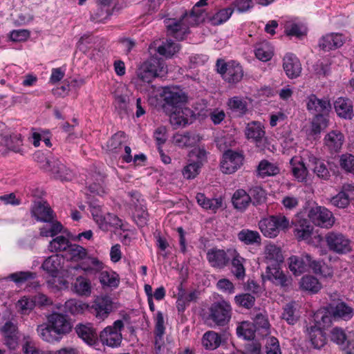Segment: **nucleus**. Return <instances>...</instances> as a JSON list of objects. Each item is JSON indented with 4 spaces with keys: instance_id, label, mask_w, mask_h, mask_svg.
Here are the masks:
<instances>
[{
    "instance_id": "37",
    "label": "nucleus",
    "mask_w": 354,
    "mask_h": 354,
    "mask_svg": "<svg viewBox=\"0 0 354 354\" xmlns=\"http://www.w3.org/2000/svg\"><path fill=\"white\" fill-rule=\"evenodd\" d=\"M334 108L340 118L351 119L353 115V104L348 98H337L334 102Z\"/></svg>"
},
{
    "instance_id": "1",
    "label": "nucleus",
    "mask_w": 354,
    "mask_h": 354,
    "mask_svg": "<svg viewBox=\"0 0 354 354\" xmlns=\"http://www.w3.org/2000/svg\"><path fill=\"white\" fill-rule=\"evenodd\" d=\"M204 9L194 6L192 9L185 11L178 20L170 19L167 24L168 35L176 39L183 40L189 33V27L198 25L204 21Z\"/></svg>"
},
{
    "instance_id": "2",
    "label": "nucleus",
    "mask_w": 354,
    "mask_h": 354,
    "mask_svg": "<svg viewBox=\"0 0 354 354\" xmlns=\"http://www.w3.org/2000/svg\"><path fill=\"white\" fill-rule=\"evenodd\" d=\"M167 72V66L163 59L151 57L140 65L136 71V76L140 81L149 84L155 77H162Z\"/></svg>"
},
{
    "instance_id": "27",
    "label": "nucleus",
    "mask_w": 354,
    "mask_h": 354,
    "mask_svg": "<svg viewBox=\"0 0 354 354\" xmlns=\"http://www.w3.org/2000/svg\"><path fill=\"white\" fill-rule=\"evenodd\" d=\"M193 111L189 108L182 106L173 111L170 115V123L174 128L185 126L189 122L190 118L193 116Z\"/></svg>"
},
{
    "instance_id": "5",
    "label": "nucleus",
    "mask_w": 354,
    "mask_h": 354,
    "mask_svg": "<svg viewBox=\"0 0 354 354\" xmlns=\"http://www.w3.org/2000/svg\"><path fill=\"white\" fill-rule=\"evenodd\" d=\"M289 224L288 218L283 214H279L262 218L258 225L263 236L274 238L277 236L280 231L287 230Z\"/></svg>"
},
{
    "instance_id": "13",
    "label": "nucleus",
    "mask_w": 354,
    "mask_h": 354,
    "mask_svg": "<svg viewBox=\"0 0 354 354\" xmlns=\"http://www.w3.org/2000/svg\"><path fill=\"white\" fill-rule=\"evenodd\" d=\"M232 251V250L225 251L223 249L212 248L207 250L206 258L212 268L222 269L229 264Z\"/></svg>"
},
{
    "instance_id": "31",
    "label": "nucleus",
    "mask_w": 354,
    "mask_h": 354,
    "mask_svg": "<svg viewBox=\"0 0 354 354\" xmlns=\"http://www.w3.org/2000/svg\"><path fill=\"white\" fill-rule=\"evenodd\" d=\"M231 260V272L239 280H242L245 277V268L244 263L245 259L240 254L233 250L230 254Z\"/></svg>"
},
{
    "instance_id": "9",
    "label": "nucleus",
    "mask_w": 354,
    "mask_h": 354,
    "mask_svg": "<svg viewBox=\"0 0 354 354\" xmlns=\"http://www.w3.org/2000/svg\"><path fill=\"white\" fill-rule=\"evenodd\" d=\"M308 216L314 225L321 227L329 228L335 223L333 213L323 206L312 207L308 212Z\"/></svg>"
},
{
    "instance_id": "40",
    "label": "nucleus",
    "mask_w": 354,
    "mask_h": 354,
    "mask_svg": "<svg viewBox=\"0 0 354 354\" xmlns=\"http://www.w3.org/2000/svg\"><path fill=\"white\" fill-rule=\"evenodd\" d=\"M37 331L39 337L47 342H58L62 338L59 333L50 324H43L38 326Z\"/></svg>"
},
{
    "instance_id": "3",
    "label": "nucleus",
    "mask_w": 354,
    "mask_h": 354,
    "mask_svg": "<svg viewBox=\"0 0 354 354\" xmlns=\"http://www.w3.org/2000/svg\"><path fill=\"white\" fill-rule=\"evenodd\" d=\"M289 268L295 275L309 272L310 270L316 274L324 275L322 269V261L315 260L307 253L300 256H292L289 258Z\"/></svg>"
},
{
    "instance_id": "52",
    "label": "nucleus",
    "mask_w": 354,
    "mask_h": 354,
    "mask_svg": "<svg viewBox=\"0 0 354 354\" xmlns=\"http://www.w3.org/2000/svg\"><path fill=\"white\" fill-rule=\"evenodd\" d=\"M37 277V273L31 271L15 272L8 276V279L17 286L34 281Z\"/></svg>"
},
{
    "instance_id": "6",
    "label": "nucleus",
    "mask_w": 354,
    "mask_h": 354,
    "mask_svg": "<svg viewBox=\"0 0 354 354\" xmlns=\"http://www.w3.org/2000/svg\"><path fill=\"white\" fill-rule=\"evenodd\" d=\"M216 71L223 80L230 84H236L241 82L243 77L242 66L234 60L225 62L218 59L216 63Z\"/></svg>"
},
{
    "instance_id": "63",
    "label": "nucleus",
    "mask_w": 354,
    "mask_h": 354,
    "mask_svg": "<svg viewBox=\"0 0 354 354\" xmlns=\"http://www.w3.org/2000/svg\"><path fill=\"white\" fill-rule=\"evenodd\" d=\"M89 209L93 220L99 227L100 229H106V224L104 223L105 214H104L102 210V207L100 205H95L91 203L89 205Z\"/></svg>"
},
{
    "instance_id": "42",
    "label": "nucleus",
    "mask_w": 354,
    "mask_h": 354,
    "mask_svg": "<svg viewBox=\"0 0 354 354\" xmlns=\"http://www.w3.org/2000/svg\"><path fill=\"white\" fill-rule=\"evenodd\" d=\"M174 143L181 148L192 147L198 141V136L191 132H185L183 133H176L173 138Z\"/></svg>"
},
{
    "instance_id": "46",
    "label": "nucleus",
    "mask_w": 354,
    "mask_h": 354,
    "mask_svg": "<svg viewBox=\"0 0 354 354\" xmlns=\"http://www.w3.org/2000/svg\"><path fill=\"white\" fill-rule=\"evenodd\" d=\"M89 306L81 301L71 299L67 300L64 306V311L65 313H69L72 315H82L88 308Z\"/></svg>"
},
{
    "instance_id": "8",
    "label": "nucleus",
    "mask_w": 354,
    "mask_h": 354,
    "mask_svg": "<svg viewBox=\"0 0 354 354\" xmlns=\"http://www.w3.org/2000/svg\"><path fill=\"white\" fill-rule=\"evenodd\" d=\"M209 310V319L217 326H223L231 319L232 307L230 304L225 300L213 303Z\"/></svg>"
},
{
    "instance_id": "22",
    "label": "nucleus",
    "mask_w": 354,
    "mask_h": 354,
    "mask_svg": "<svg viewBox=\"0 0 354 354\" xmlns=\"http://www.w3.org/2000/svg\"><path fill=\"white\" fill-rule=\"evenodd\" d=\"M306 106L307 109L314 115H327L331 107L329 100L319 99L314 94L308 96Z\"/></svg>"
},
{
    "instance_id": "64",
    "label": "nucleus",
    "mask_w": 354,
    "mask_h": 354,
    "mask_svg": "<svg viewBox=\"0 0 354 354\" xmlns=\"http://www.w3.org/2000/svg\"><path fill=\"white\" fill-rule=\"evenodd\" d=\"M235 304L245 309H251L255 304V297L250 293H241L234 297Z\"/></svg>"
},
{
    "instance_id": "20",
    "label": "nucleus",
    "mask_w": 354,
    "mask_h": 354,
    "mask_svg": "<svg viewBox=\"0 0 354 354\" xmlns=\"http://www.w3.org/2000/svg\"><path fill=\"white\" fill-rule=\"evenodd\" d=\"M283 68L288 77L295 79L301 73V64L298 57L293 53H286L283 59Z\"/></svg>"
},
{
    "instance_id": "44",
    "label": "nucleus",
    "mask_w": 354,
    "mask_h": 354,
    "mask_svg": "<svg viewBox=\"0 0 354 354\" xmlns=\"http://www.w3.org/2000/svg\"><path fill=\"white\" fill-rule=\"evenodd\" d=\"M62 256L67 261L77 262L84 259L87 256V250L81 245L71 243L66 254Z\"/></svg>"
},
{
    "instance_id": "35",
    "label": "nucleus",
    "mask_w": 354,
    "mask_h": 354,
    "mask_svg": "<svg viewBox=\"0 0 354 354\" xmlns=\"http://www.w3.org/2000/svg\"><path fill=\"white\" fill-rule=\"evenodd\" d=\"M333 316L330 313L328 305L326 307L319 309L314 314L315 325L324 330L332 324Z\"/></svg>"
},
{
    "instance_id": "10",
    "label": "nucleus",
    "mask_w": 354,
    "mask_h": 354,
    "mask_svg": "<svg viewBox=\"0 0 354 354\" xmlns=\"http://www.w3.org/2000/svg\"><path fill=\"white\" fill-rule=\"evenodd\" d=\"M243 156L232 149L226 150L220 163L221 170L223 174H231L236 172L243 165Z\"/></svg>"
},
{
    "instance_id": "49",
    "label": "nucleus",
    "mask_w": 354,
    "mask_h": 354,
    "mask_svg": "<svg viewBox=\"0 0 354 354\" xmlns=\"http://www.w3.org/2000/svg\"><path fill=\"white\" fill-rule=\"evenodd\" d=\"M227 105L230 109L237 116L241 117L248 112L247 102L242 97L234 96L229 99Z\"/></svg>"
},
{
    "instance_id": "54",
    "label": "nucleus",
    "mask_w": 354,
    "mask_h": 354,
    "mask_svg": "<svg viewBox=\"0 0 354 354\" xmlns=\"http://www.w3.org/2000/svg\"><path fill=\"white\" fill-rule=\"evenodd\" d=\"M88 189L91 193L102 196L106 194L105 176L101 174H95L93 176V181L88 185Z\"/></svg>"
},
{
    "instance_id": "4",
    "label": "nucleus",
    "mask_w": 354,
    "mask_h": 354,
    "mask_svg": "<svg viewBox=\"0 0 354 354\" xmlns=\"http://www.w3.org/2000/svg\"><path fill=\"white\" fill-rule=\"evenodd\" d=\"M207 162V152L204 149L194 148L188 153L186 165L182 169V174L187 180L194 179L201 172Z\"/></svg>"
},
{
    "instance_id": "61",
    "label": "nucleus",
    "mask_w": 354,
    "mask_h": 354,
    "mask_svg": "<svg viewBox=\"0 0 354 354\" xmlns=\"http://www.w3.org/2000/svg\"><path fill=\"white\" fill-rule=\"evenodd\" d=\"M248 195L250 198V203L255 206L262 204L266 199V191L260 186L252 187L249 190Z\"/></svg>"
},
{
    "instance_id": "59",
    "label": "nucleus",
    "mask_w": 354,
    "mask_h": 354,
    "mask_svg": "<svg viewBox=\"0 0 354 354\" xmlns=\"http://www.w3.org/2000/svg\"><path fill=\"white\" fill-rule=\"evenodd\" d=\"M259 175L265 178L266 176H275L279 172L278 167L266 160H261L257 167Z\"/></svg>"
},
{
    "instance_id": "36",
    "label": "nucleus",
    "mask_w": 354,
    "mask_h": 354,
    "mask_svg": "<svg viewBox=\"0 0 354 354\" xmlns=\"http://www.w3.org/2000/svg\"><path fill=\"white\" fill-rule=\"evenodd\" d=\"M162 97L165 104L171 106L174 110L182 106V105L186 102L187 99L184 94L172 91L167 88L164 89Z\"/></svg>"
},
{
    "instance_id": "57",
    "label": "nucleus",
    "mask_w": 354,
    "mask_h": 354,
    "mask_svg": "<svg viewBox=\"0 0 354 354\" xmlns=\"http://www.w3.org/2000/svg\"><path fill=\"white\" fill-rule=\"evenodd\" d=\"M71 242L65 236L61 235L54 238L50 241L48 250L51 252H62L65 254Z\"/></svg>"
},
{
    "instance_id": "50",
    "label": "nucleus",
    "mask_w": 354,
    "mask_h": 354,
    "mask_svg": "<svg viewBox=\"0 0 354 354\" xmlns=\"http://www.w3.org/2000/svg\"><path fill=\"white\" fill-rule=\"evenodd\" d=\"M265 254L270 265L279 264L283 261L281 248L274 244H268L266 246Z\"/></svg>"
},
{
    "instance_id": "30",
    "label": "nucleus",
    "mask_w": 354,
    "mask_h": 354,
    "mask_svg": "<svg viewBox=\"0 0 354 354\" xmlns=\"http://www.w3.org/2000/svg\"><path fill=\"white\" fill-rule=\"evenodd\" d=\"M196 200L199 206L203 209L216 213L222 207L223 199L221 198H207L203 193H197Z\"/></svg>"
},
{
    "instance_id": "7",
    "label": "nucleus",
    "mask_w": 354,
    "mask_h": 354,
    "mask_svg": "<svg viewBox=\"0 0 354 354\" xmlns=\"http://www.w3.org/2000/svg\"><path fill=\"white\" fill-rule=\"evenodd\" d=\"M124 328V323L122 320L115 321L112 326H106L100 333L98 339L103 345H106L111 348H115L120 346L122 336L121 331Z\"/></svg>"
},
{
    "instance_id": "28",
    "label": "nucleus",
    "mask_w": 354,
    "mask_h": 354,
    "mask_svg": "<svg viewBox=\"0 0 354 354\" xmlns=\"http://www.w3.org/2000/svg\"><path fill=\"white\" fill-rule=\"evenodd\" d=\"M313 226L306 218H299L295 223L294 234L299 241L311 239Z\"/></svg>"
},
{
    "instance_id": "47",
    "label": "nucleus",
    "mask_w": 354,
    "mask_h": 354,
    "mask_svg": "<svg viewBox=\"0 0 354 354\" xmlns=\"http://www.w3.org/2000/svg\"><path fill=\"white\" fill-rule=\"evenodd\" d=\"M73 287L74 292L80 296L88 297L92 292L91 281L82 276L76 278Z\"/></svg>"
},
{
    "instance_id": "18",
    "label": "nucleus",
    "mask_w": 354,
    "mask_h": 354,
    "mask_svg": "<svg viewBox=\"0 0 354 354\" xmlns=\"http://www.w3.org/2000/svg\"><path fill=\"white\" fill-rule=\"evenodd\" d=\"M75 330L78 337L88 346L95 347L98 344V335L91 324H78L75 327Z\"/></svg>"
},
{
    "instance_id": "24",
    "label": "nucleus",
    "mask_w": 354,
    "mask_h": 354,
    "mask_svg": "<svg viewBox=\"0 0 354 354\" xmlns=\"http://www.w3.org/2000/svg\"><path fill=\"white\" fill-rule=\"evenodd\" d=\"M344 43L342 34L333 32L323 36L319 41V46L324 51H330L341 47Z\"/></svg>"
},
{
    "instance_id": "15",
    "label": "nucleus",
    "mask_w": 354,
    "mask_h": 354,
    "mask_svg": "<svg viewBox=\"0 0 354 354\" xmlns=\"http://www.w3.org/2000/svg\"><path fill=\"white\" fill-rule=\"evenodd\" d=\"M308 166L313 170L317 178L322 180H328L330 177V172L328 164L324 160L315 156L312 153L308 154Z\"/></svg>"
},
{
    "instance_id": "56",
    "label": "nucleus",
    "mask_w": 354,
    "mask_h": 354,
    "mask_svg": "<svg viewBox=\"0 0 354 354\" xmlns=\"http://www.w3.org/2000/svg\"><path fill=\"white\" fill-rule=\"evenodd\" d=\"M124 136L123 131H118L112 136L107 141V150L111 153H119L122 148Z\"/></svg>"
},
{
    "instance_id": "29",
    "label": "nucleus",
    "mask_w": 354,
    "mask_h": 354,
    "mask_svg": "<svg viewBox=\"0 0 354 354\" xmlns=\"http://www.w3.org/2000/svg\"><path fill=\"white\" fill-rule=\"evenodd\" d=\"M307 332L308 339L314 348L321 349L326 345L327 338L324 330L317 326H311L307 328Z\"/></svg>"
},
{
    "instance_id": "41",
    "label": "nucleus",
    "mask_w": 354,
    "mask_h": 354,
    "mask_svg": "<svg viewBox=\"0 0 354 354\" xmlns=\"http://www.w3.org/2000/svg\"><path fill=\"white\" fill-rule=\"evenodd\" d=\"M222 342L223 338L221 335L214 330L205 332L202 337L203 346L209 351H213L218 348Z\"/></svg>"
},
{
    "instance_id": "53",
    "label": "nucleus",
    "mask_w": 354,
    "mask_h": 354,
    "mask_svg": "<svg viewBox=\"0 0 354 354\" xmlns=\"http://www.w3.org/2000/svg\"><path fill=\"white\" fill-rule=\"evenodd\" d=\"M99 280L100 283L103 286L109 288H118L120 283V279L118 274L111 270V271H100V272Z\"/></svg>"
},
{
    "instance_id": "43",
    "label": "nucleus",
    "mask_w": 354,
    "mask_h": 354,
    "mask_svg": "<svg viewBox=\"0 0 354 354\" xmlns=\"http://www.w3.org/2000/svg\"><path fill=\"white\" fill-rule=\"evenodd\" d=\"M79 267L87 274H95L102 270L104 263L97 257L86 256Z\"/></svg>"
},
{
    "instance_id": "51",
    "label": "nucleus",
    "mask_w": 354,
    "mask_h": 354,
    "mask_svg": "<svg viewBox=\"0 0 354 354\" xmlns=\"http://www.w3.org/2000/svg\"><path fill=\"white\" fill-rule=\"evenodd\" d=\"M300 288L313 294L317 293L322 288V284L319 280L312 275H305L300 281Z\"/></svg>"
},
{
    "instance_id": "62",
    "label": "nucleus",
    "mask_w": 354,
    "mask_h": 354,
    "mask_svg": "<svg viewBox=\"0 0 354 354\" xmlns=\"http://www.w3.org/2000/svg\"><path fill=\"white\" fill-rule=\"evenodd\" d=\"M252 324L255 326L257 331L262 330L263 335H267L270 333V324L266 315L261 313H257Z\"/></svg>"
},
{
    "instance_id": "34",
    "label": "nucleus",
    "mask_w": 354,
    "mask_h": 354,
    "mask_svg": "<svg viewBox=\"0 0 354 354\" xmlns=\"http://www.w3.org/2000/svg\"><path fill=\"white\" fill-rule=\"evenodd\" d=\"M291 171L294 178L298 182H306L308 170L301 158L293 157L290 159Z\"/></svg>"
},
{
    "instance_id": "26",
    "label": "nucleus",
    "mask_w": 354,
    "mask_h": 354,
    "mask_svg": "<svg viewBox=\"0 0 354 354\" xmlns=\"http://www.w3.org/2000/svg\"><path fill=\"white\" fill-rule=\"evenodd\" d=\"M48 322L61 336L71 331V322L67 319L66 316L62 313H53L48 317Z\"/></svg>"
},
{
    "instance_id": "58",
    "label": "nucleus",
    "mask_w": 354,
    "mask_h": 354,
    "mask_svg": "<svg viewBox=\"0 0 354 354\" xmlns=\"http://www.w3.org/2000/svg\"><path fill=\"white\" fill-rule=\"evenodd\" d=\"M234 12L232 7L225 8L219 10L212 17H209V21L213 26H219L226 22Z\"/></svg>"
},
{
    "instance_id": "55",
    "label": "nucleus",
    "mask_w": 354,
    "mask_h": 354,
    "mask_svg": "<svg viewBox=\"0 0 354 354\" xmlns=\"http://www.w3.org/2000/svg\"><path fill=\"white\" fill-rule=\"evenodd\" d=\"M256 332L255 326L250 322H243L236 328L237 336L246 340L254 339Z\"/></svg>"
},
{
    "instance_id": "38",
    "label": "nucleus",
    "mask_w": 354,
    "mask_h": 354,
    "mask_svg": "<svg viewBox=\"0 0 354 354\" xmlns=\"http://www.w3.org/2000/svg\"><path fill=\"white\" fill-rule=\"evenodd\" d=\"M281 318L285 320L289 325L296 324L300 318L299 311L297 305L295 301L286 304L283 307Z\"/></svg>"
},
{
    "instance_id": "19",
    "label": "nucleus",
    "mask_w": 354,
    "mask_h": 354,
    "mask_svg": "<svg viewBox=\"0 0 354 354\" xmlns=\"http://www.w3.org/2000/svg\"><path fill=\"white\" fill-rule=\"evenodd\" d=\"M334 321H348L354 315V309L344 301H337L328 304Z\"/></svg>"
},
{
    "instance_id": "32",
    "label": "nucleus",
    "mask_w": 354,
    "mask_h": 354,
    "mask_svg": "<svg viewBox=\"0 0 354 354\" xmlns=\"http://www.w3.org/2000/svg\"><path fill=\"white\" fill-rule=\"evenodd\" d=\"M265 134L264 126L261 122L252 121L248 123L245 127V135L246 138L257 143L262 140Z\"/></svg>"
},
{
    "instance_id": "33",
    "label": "nucleus",
    "mask_w": 354,
    "mask_h": 354,
    "mask_svg": "<svg viewBox=\"0 0 354 354\" xmlns=\"http://www.w3.org/2000/svg\"><path fill=\"white\" fill-rule=\"evenodd\" d=\"M31 214L38 221L50 223L53 220V211L51 207L41 202L35 204L31 209Z\"/></svg>"
},
{
    "instance_id": "25",
    "label": "nucleus",
    "mask_w": 354,
    "mask_h": 354,
    "mask_svg": "<svg viewBox=\"0 0 354 354\" xmlns=\"http://www.w3.org/2000/svg\"><path fill=\"white\" fill-rule=\"evenodd\" d=\"M62 256L54 254L48 257L41 264V268L50 277H57L63 268Z\"/></svg>"
},
{
    "instance_id": "48",
    "label": "nucleus",
    "mask_w": 354,
    "mask_h": 354,
    "mask_svg": "<svg viewBox=\"0 0 354 354\" xmlns=\"http://www.w3.org/2000/svg\"><path fill=\"white\" fill-rule=\"evenodd\" d=\"M111 15V7L97 4L96 8L91 12L90 19L94 23H105Z\"/></svg>"
},
{
    "instance_id": "11",
    "label": "nucleus",
    "mask_w": 354,
    "mask_h": 354,
    "mask_svg": "<svg viewBox=\"0 0 354 354\" xmlns=\"http://www.w3.org/2000/svg\"><path fill=\"white\" fill-rule=\"evenodd\" d=\"M328 249L337 254H346L351 250V241L339 232H330L326 235Z\"/></svg>"
},
{
    "instance_id": "14",
    "label": "nucleus",
    "mask_w": 354,
    "mask_h": 354,
    "mask_svg": "<svg viewBox=\"0 0 354 354\" xmlns=\"http://www.w3.org/2000/svg\"><path fill=\"white\" fill-rule=\"evenodd\" d=\"M131 197V203L135 206L133 214V219L139 227H142L147 224L149 214L144 207L140 203V194L137 191L129 192Z\"/></svg>"
},
{
    "instance_id": "23",
    "label": "nucleus",
    "mask_w": 354,
    "mask_h": 354,
    "mask_svg": "<svg viewBox=\"0 0 354 354\" xmlns=\"http://www.w3.org/2000/svg\"><path fill=\"white\" fill-rule=\"evenodd\" d=\"M344 136L339 131L328 133L324 138V145L331 154L338 153L344 144Z\"/></svg>"
},
{
    "instance_id": "39",
    "label": "nucleus",
    "mask_w": 354,
    "mask_h": 354,
    "mask_svg": "<svg viewBox=\"0 0 354 354\" xmlns=\"http://www.w3.org/2000/svg\"><path fill=\"white\" fill-rule=\"evenodd\" d=\"M238 239L247 245H257L261 244V236L255 230L243 229L237 234Z\"/></svg>"
},
{
    "instance_id": "16",
    "label": "nucleus",
    "mask_w": 354,
    "mask_h": 354,
    "mask_svg": "<svg viewBox=\"0 0 354 354\" xmlns=\"http://www.w3.org/2000/svg\"><path fill=\"white\" fill-rule=\"evenodd\" d=\"M332 342L340 346L346 354H353L354 351V339L347 337L345 331L339 327L333 328L330 331Z\"/></svg>"
},
{
    "instance_id": "60",
    "label": "nucleus",
    "mask_w": 354,
    "mask_h": 354,
    "mask_svg": "<svg viewBox=\"0 0 354 354\" xmlns=\"http://www.w3.org/2000/svg\"><path fill=\"white\" fill-rule=\"evenodd\" d=\"M36 300L30 297H22L16 304L18 311L23 315H28L35 308Z\"/></svg>"
},
{
    "instance_id": "12",
    "label": "nucleus",
    "mask_w": 354,
    "mask_h": 354,
    "mask_svg": "<svg viewBox=\"0 0 354 354\" xmlns=\"http://www.w3.org/2000/svg\"><path fill=\"white\" fill-rule=\"evenodd\" d=\"M113 309V301L107 295L97 297L87 310L100 321L108 317Z\"/></svg>"
},
{
    "instance_id": "17",
    "label": "nucleus",
    "mask_w": 354,
    "mask_h": 354,
    "mask_svg": "<svg viewBox=\"0 0 354 354\" xmlns=\"http://www.w3.org/2000/svg\"><path fill=\"white\" fill-rule=\"evenodd\" d=\"M51 174L55 179L61 181H70L73 179L74 174L67 167L60 159H52L48 162Z\"/></svg>"
},
{
    "instance_id": "45",
    "label": "nucleus",
    "mask_w": 354,
    "mask_h": 354,
    "mask_svg": "<svg viewBox=\"0 0 354 354\" xmlns=\"http://www.w3.org/2000/svg\"><path fill=\"white\" fill-rule=\"evenodd\" d=\"M232 203L236 209L243 212L250 203V198L248 193L244 189H239L234 193L232 197Z\"/></svg>"
},
{
    "instance_id": "21",
    "label": "nucleus",
    "mask_w": 354,
    "mask_h": 354,
    "mask_svg": "<svg viewBox=\"0 0 354 354\" xmlns=\"http://www.w3.org/2000/svg\"><path fill=\"white\" fill-rule=\"evenodd\" d=\"M266 275L269 281L276 286L286 288L290 283V279L281 270L279 264L269 265L267 266Z\"/></svg>"
}]
</instances>
